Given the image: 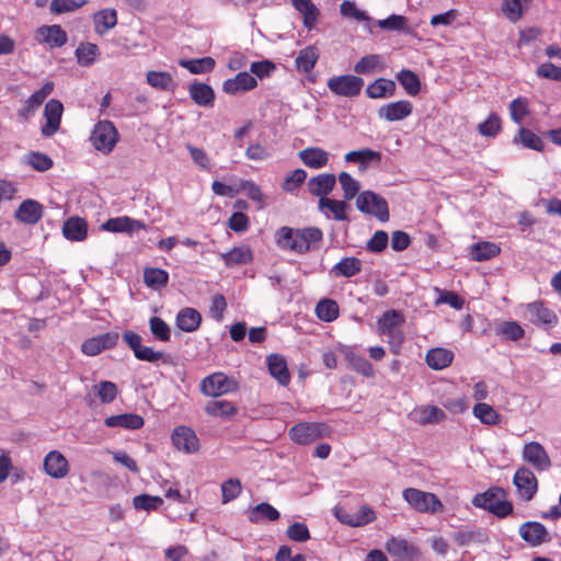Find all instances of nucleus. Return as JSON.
I'll use <instances>...</instances> for the list:
<instances>
[{
    "instance_id": "nucleus-1",
    "label": "nucleus",
    "mask_w": 561,
    "mask_h": 561,
    "mask_svg": "<svg viewBox=\"0 0 561 561\" xmlns=\"http://www.w3.org/2000/svg\"><path fill=\"white\" fill-rule=\"evenodd\" d=\"M322 238V231L316 227L295 229L285 226L275 233L276 244L280 249L299 254L308 252L311 245L320 242Z\"/></svg>"
},
{
    "instance_id": "nucleus-2",
    "label": "nucleus",
    "mask_w": 561,
    "mask_h": 561,
    "mask_svg": "<svg viewBox=\"0 0 561 561\" xmlns=\"http://www.w3.org/2000/svg\"><path fill=\"white\" fill-rule=\"evenodd\" d=\"M473 505L489 511L500 518L508 516L513 512V504L504 500V492L500 488H493L473 497Z\"/></svg>"
},
{
    "instance_id": "nucleus-3",
    "label": "nucleus",
    "mask_w": 561,
    "mask_h": 561,
    "mask_svg": "<svg viewBox=\"0 0 561 561\" xmlns=\"http://www.w3.org/2000/svg\"><path fill=\"white\" fill-rule=\"evenodd\" d=\"M356 208L366 215H373L380 221L389 220L387 201L373 191H364L356 197Z\"/></svg>"
},
{
    "instance_id": "nucleus-4",
    "label": "nucleus",
    "mask_w": 561,
    "mask_h": 561,
    "mask_svg": "<svg viewBox=\"0 0 561 561\" xmlns=\"http://www.w3.org/2000/svg\"><path fill=\"white\" fill-rule=\"evenodd\" d=\"M329 427L319 422H300L289 430L291 440L299 445H308L329 435Z\"/></svg>"
},
{
    "instance_id": "nucleus-5",
    "label": "nucleus",
    "mask_w": 561,
    "mask_h": 561,
    "mask_svg": "<svg viewBox=\"0 0 561 561\" xmlns=\"http://www.w3.org/2000/svg\"><path fill=\"white\" fill-rule=\"evenodd\" d=\"M90 140L96 150L110 153L118 140V133L112 122L101 121L94 126Z\"/></svg>"
},
{
    "instance_id": "nucleus-6",
    "label": "nucleus",
    "mask_w": 561,
    "mask_h": 561,
    "mask_svg": "<svg viewBox=\"0 0 561 561\" xmlns=\"http://www.w3.org/2000/svg\"><path fill=\"white\" fill-rule=\"evenodd\" d=\"M402 496L415 511L421 513H435L443 508L442 502L435 494L419 489H404Z\"/></svg>"
},
{
    "instance_id": "nucleus-7",
    "label": "nucleus",
    "mask_w": 561,
    "mask_h": 561,
    "mask_svg": "<svg viewBox=\"0 0 561 561\" xmlns=\"http://www.w3.org/2000/svg\"><path fill=\"white\" fill-rule=\"evenodd\" d=\"M327 85L336 95L355 98L364 87V79L357 76L342 75L329 79Z\"/></svg>"
},
{
    "instance_id": "nucleus-8",
    "label": "nucleus",
    "mask_w": 561,
    "mask_h": 561,
    "mask_svg": "<svg viewBox=\"0 0 561 561\" xmlns=\"http://www.w3.org/2000/svg\"><path fill=\"white\" fill-rule=\"evenodd\" d=\"M238 389V382L222 373H215L202 380L201 390L209 397H219Z\"/></svg>"
},
{
    "instance_id": "nucleus-9",
    "label": "nucleus",
    "mask_w": 561,
    "mask_h": 561,
    "mask_svg": "<svg viewBox=\"0 0 561 561\" xmlns=\"http://www.w3.org/2000/svg\"><path fill=\"white\" fill-rule=\"evenodd\" d=\"M522 457L536 471L542 472L551 468V459L545 447L538 442L526 443L523 447Z\"/></svg>"
},
{
    "instance_id": "nucleus-10",
    "label": "nucleus",
    "mask_w": 561,
    "mask_h": 561,
    "mask_svg": "<svg viewBox=\"0 0 561 561\" xmlns=\"http://www.w3.org/2000/svg\"><path fill=\"white\" fill-rule=\"evenodd\" d=\"M123 340L134 352L135 357L139 360L156 363L163 358V352L154 351L149 346H144L141 344L142 337L133 331H125L123 333Z\"/></svg>"
},
{
    "instance_id": "nucleus-11",
    "label": "nucleus",
    "mask_w": 561,
    "mask_h": 561,
    "mask_svg": "<svg viewBox=\"0 0 561 561\" xmlns=\"http://www.w3.org/2000/svg\"><path fill=\"white\" fill-rule=\"evenodd\" d=\"M513 483L517 489L518 495L525 500L530 501L538 490V481L534 472L527 467H519L513 478Z\"/></svg>"
},
{
    "instance_id": "nucleus-12",
    "label": "nucleus",
    "mask_w": 561,
    "mask_h": 561,
    "mask_svg": "<svg viewBox=\"0 0 561 561\" xmlns=\"http://www.w3.org/2000/svg\"><path fill=\"white\" fill-rule=\"evenodd\" d=\"M525 318L536 325L552 328L558 322L557 314L541 301H535L526 306Z\"/></svg>"
},
{
    "instance_id": "nucleus-13",
    "label": "nucleus",
    "mask_w": 561,
    "mask_h": 561,
    "mask_svg": "<svg viewBox=\"0 0 561 561\" xmlns=\"http://www.w3.org/2000/svg\"><path fill=\"white\" fill-rule=\"evenodd\" d=\"M385 547L398 561H415L420 558L419 548L407 539L391 537Z\"/></svg>"
},
{
    "instance_id": "nucleus-14",
    "label": "nucleus",
    "mask_w": 561,
    "mask_h": 561,
    "mask_svg": "<svg viewBox=\"0 0 561 561\" xmlns=\"http://www.w3.org/2000/svg\"><path fill=\"white\" fill-rule=\"evenodd\" d=\"M518 534L531 547H537L551 540L550 533L539 522L523 523L519 526Z\"/></svg>"
},
{
    "instance_id": "nucleus-15",
    "label": "nucleus",
    "mask_w": 561,
    "mask_h": 561,
    "mask_svg": "<svg viewBox=\"0 0 561 561\" xmlns=\"http://www.w3.org/2000/svg\"><path fill=\"white\" fill-rule=\"evenodd\" d=\"M119 335L117 332H107L85 340L81 345V351L88 356H95L101 352L112 348L117 344Z\"/></svg>"
},
{
    "instance_id": "nucleus-16",
    "label": "nucleus",
    "mask_w": 561,
    "mask_h": 561,
    "mask_svg": "<svg viewBox=\"0 0 561 561\" xmlns=\"http://www.w3.org/2000/svg\"><path fill=\"white\" fill-rule=\"evenodd\" d=\"M62 111L64 106L58 100L51 99L46 103L44 108V117L46 123L42 127V134L45 137H50L58 130Z\"/></svg>"
},
{
    "instance_id": "nucleus-17",
    "label": "nucleus",
    "mask_w": 561,
    "mask_h": 561,
    "mask_svg": "<svg viewBox=\"0 0 561 561\" xmlns=\"http://www.w3.org/2000/svg\"><path fill=\"white\" fill-rule=\"evenodd\" d=\"M413 111L411 102L401 100L391 102L379 107L378 116L387 122L402 121L410 116Z\"/></svg>"
},
{
    "instance_id": "nucleus-18",
    "label": "nucleus",
    "mask_w": 561,
    "mask_h": 561,
    "mask_svg": "<svg viewBox=\"0 0 561 561\" xmlns=\"http://www.w3.org/2000/svg\"><path fill=\"white\" fill-rule=\"evenodd\" d=\"M172 442L176 449L192 454L198 450V438L193 430L186 426H178L172 433Z\"/></svg>"
},
{
    "instance_id": "nucleus-19",
    "label": "nucleus",
    "mask_w": 561,
    "mask_h": 561,
    "mask_svg": "<svg viewBox=\"0 0 561 561\" xmlns=\"http://www.w3.org/2000/svg\"><path fill=\"white\" fill-rule=\"evenodd\" d=\"M14 217L20 222L35 225L43 217V206L34 199L23 201L15 210Z\"/></svg>"
},
{
    "instance_id": "nucleus-20",
    "label": "nucleus",
    "mask_w": 561,
    "mask_h": 561,
    "mask_svg": "<svg viewBox=\"0 0 561 561\" xmlns=\"http://www.w3.org/2000/svg\"><path fill=\"white\" fill-rule=\"evenodd\" d=\"M257 85L256 79L247 71L239 72L234 78L227 79L222 84L225 93L236 95L240 92H247Z\"/></svg>"
},
{
    "instance_id": "nucleus-21",
    "label": "nucleus",
    "mask_w": 561,
    "mask_h": 561,
    "mask_svg": "<svg viewBox=\"0 0 561 561\" xmlns=\"http://www.w3.org/2000/svg\"><path fill=\"white\" fill-rule=\"evenodd\" d=\"M102 230L110 231L114 233L125 232L133 233L138 229H146L144 222L133 219L128 216H121L115 218H110L101 226Z\"/></svg>"
},
{
    "instance_id": "nucleus-22",
    "label": "nucleus",
    "mask_w": 561,
    "mask_h": 561,
    "mask_svg": "<svg viewBox=\"0 0 561 561\" xmlns=\"http://www.w3.org/2000/svg\"><path fill=\"white\" fill-rule=\"evenodd\" d=\"M43 466L45 472L55 479L66 477L69 470L67 459L57 450H51L45 456Z\"/></svg>"
},
{
    "instance_id": "nucleus-23",
    "label": "nucleus",
    "mask_w": 561,
    "mask_h": 561,
    "mask_svg": "<svg viewBox=\"0 0 561 561\" xmlns=\"http://www.w3.org/2000/svg\"><path fill=\"white\" fill-rule=\"evenodd\" d=\"M348 207L350 206L345 199L339 201V199H332L329 197H322V198H319V202H318L319 210L323 211L328 218H330V216H332V218L336 221L348 220V217L346 214V210L348 209Z\"/></svg>"
},
{
    "instance_id": "nucleus-24",
    "label": "nucleus",
    "mask_w": 561,
    "mask_h": 561,
    "mask_svg": "<svg viewBox=\"0 0 561 561\" xmlns=\"http://www.w3.org/2000/svg\"><path fill=\"white\" fill-rule=\"evenodd\" d=\"M455 542L460 547L471 543L486 545L490 542L488 533L478 527H467L453 535Z\"/></svg>"
},
{
    "instance_id": "nucleus-25",
    "label": "nucleus",
    "mask_w": 561,
    "mask_h": 561,
    "mask_svg": "<svg viewBox=\"0 0 561 561\" xmlns=\"http://www.w3.org/2000/svg\"><path fill=\"white\" fill-rule=\"evenodd\" d=\"M335 184L336 178L334 174L323 173L308 181V191L311 195L322 198L333 191Z\"/></svg>"
},
{
    "instance_id": "nucleus-26",
    "label": "nucleus",
    "mask_w": 561,
    "mask_h": 561,
    "mask_svg": "<svg viewBox=\"0 0 561 561\" xmlns=\"http://www.w3.org/2000/svg\"><path fill=\"white\" fill-rule=\"evenodd\" d=\"M37 39L46 43L50 47H61L67 43V33L61 28L60 25L41 26L37 30Z\"/></svg>"
},
{
    "instance_id": "nucleus-27",
    "label": "nucleus",
    "mask_w": 561,
    "mask_h": 561,
    "mask_svg": "<svg viewBox=\"0 0 561 561\" xmlns=\"http://www.w3.org/2000/svg\"><path fill=\"white\" fill-rule=\"evenodd\" d=\"M302 163L311 169H321L329 162V152L319 147H308L298 153Z\"/></svg>"
},
{
    "instance_id": "nucleus-28",
    "label": "nucleus",
    "mask_w": 561,
    "mask_h": 561,
    "mask_svg": "<svg viewBox=\"0 0 561 561\" xmlns=\"http://www.w3.org/2000/svg\"><path fill=\"white\" fill-rule=\"evenodd\" d=\"M413 420L422 425L436 424L445 420V412L436 405H421L413 410Z\"/></svg>"
},
{
    "instance_id": "nucleus-29",
    "label": "nucleus",
    "mask_w": 561,
    "mask_h": 561,
    "mask_svg": "<svg viewBox=\"0 0 561 561\" xmlns=\"http://www.w3.org/2000/svg\"><path fill=\"white\" fill-rule=\"evenodd\" d=\"M270 374L282 385L286 386L290 380V374L285 358L278 354H271L266 358Z\"/></svg>"
},
{
    "instance_id": "nucleus-30",
    "label": "nucleus",
    "mask_w": 561,
    "mask_h": 561,
    "mask_svg": "<svg viewBox=\"0 0 561 561\" xmlns=\"http://www.w3.org/2000/svg\"><path fill=\"white\" fill-rule=\"evenodd\" d=\"M176 327L184 332H195L202 322L201 313L194 308H183L176 316Z\"/></svg>"
},
{
    "instance_id": "nucleus-31",
    "label": "nucleus",
    "mask_w": 561,
    "mask_h": 561,
    "mask_svg": "<svg viewBox=\"0 0 561 561\" xmlns=\"http://www.w3.org/2000/svg\"><path fill=\"white\" fill-rule=\"evenodd\" d=\"M88 225L80 217H71L64 222L62 234L71 241H83L87 238Z\"/></svg>"
},
{
    "instance_id": "nucleus-32",
    "label": "nucleus",
    "mask_w": 561,
    "mask_h": 561,
    "mask_svg": "<svg viewBox=\"0 0 561 561\" xmlns=\"http://www.w3.org/2000/svg\"><path fill=\"white\" fill-rule=\"evenodd\" d=\"M396 90L397 85L393 80L378 78L366 88V94L370 99H385L393 96Z\"/></svg>"
},
{
    "instance_id": "nucleus-33",
    "label": "nucleus",
    "mask_w": 561,
    "mask_h": 561,
    "mask_svg": "<svg viewBox=\"0 0 561 561\" xmlns=\"http://www.w3.org/2000/svg\"><path fill=\"white\" fill-rule=\"evenodd\" d=\"M294 8L302 15L306 28L312 30L320 15L319 9L311 0H291Z\"/></svg>"
},
{
    "instance_id": "nucleus-34",
    "label": "nucleus",
    "mask_w": 561,
    "mask_h": 561,
    "mask_svg": "<svg viewBox=\"0 0 561 561\" xmlns=\"http://www.w3.org/2000/svg\"><path fill=\"white\" fill-rule=\"evenodd\" d=\"M192 100L199 106H213L215 93L210 85L203 82H193L188 88Z\"/></svg>"
},
{
    "instance_id": "nucleus-35",
    "label": "nucleus",
    "mask_w": 561,
    "mask_h": 561,
    "mask_svg": "<svg viewBox=\"0 0 561 561\" xmlns=\"http://www.w3.org/2000/svg\"><path fill=\"white\" fill-rule=\"evenodd\" d=\"M107 427H124L128 430H138L144 425V420L138 414L125 413L108 416L104 421Z\"/></svg>"
},
{
    "instance_id": "nucleus-36",
    "label": "nucleus",
    "mask_w": 561,
    "mask_h": 561,
    "mask_svg": "<svg viewBox=\"0 0 561 561\" xmlns=\"http://www.w3.org/2000/svg\"><path fill=\"white\" fill-rule=\"evenodd\" d=\"M453 358V352L440 347L430 350L425 356L426 364L436 370L448 367L451 364Z\"/></svg>"
},
{
    "instance_id": "nucleus-37",
    "label": "nucleus",
    "mask_w": 561,
    "mask_h": 561,
    "mask_svg": "<svg viewBox=\"0 0 561 561\" xmlns=\"http://www.w3.org/2000/svg\"><path fill=\"white\" fill-rule=\"evenodd\" d=\"M220 256L228 267L248 264L253 259L251 249L248 245L236 247Z\"/></svg>"
},
{
    "instance_id": "nucleus-38",
    "label": "nucleus",
    "mask_w": 561,
    "mask_h": 561,
    "mask_svg": "<svg viewBox=\"0 0 561 561\" xmlns=\"http://www.w3.org/2000/svg\"><path fill=\"white\" fill-rule=\"evenodd\" d=\"M319 49L313 45L307 46L304 49H301L298 53V56L296 57L295 61L298 71L310 72L314 68L319 59Z\"/></svg>"
},
{
    "instance_id": "nucleus-39",
    "label": "nucleus",
    "mask_w": 561,
    "mask_h": 561,
    "mask_svg": "<svg viewBox=\"0 0 561 561\" xmlns=\"http://www.w3.org/2000/svg\"><path fill=\"white\" fill-rule=\"evenodd\" d=\"M345 359L354 371L366 378H373L375 376L373 365L364 356L356 354L354 351H347L345 353Z\"/></svg>"
},
{
    "instance_id": "nucleus-40",
    "label": "nucleus",
    "mask_w": 561,
    "mask_h": 561,
    "mask_svg": "<svg viewBox=\"0 0 561 561\" xmlns=\"http://www.w3.org/2000/svg\"><path fill=\"white\" fill-rule=\"evenodd\" d=\"M472 414L485 425H497L502 420L501 414L492 405L484 402L474 404Z\"/></svg>"
},
{
    "instance_id": "nucleus-41",
    "label": "nucleus",
    "mask_w": 561,
    "mask_h": 561,
    "mask_svg": "<svg viewBox=\"0 0 561 561\" xmlns=\"http://www.w3.org/2000/svg\"><path fill=\"white\" fill-rule=\"evenodd\" d=\"M401 321V314L396 310H390L383 313L379 320V327L383 334L389 337H396L398 335L399 342L402 341V333L397 329Z\"/></svg>"
},
{
    "instance_id": "nucleus-42",
    "label": "nucleus",
    "mask_w": 561,
    "mask_h": 561,
    "mask_svg": "<svg viewBox=\"0 0 561 561\" xmlns=\"http://www.w3.org/2000/svg\"><path fill=\"white\" fill-rule=\"evenodd\" d=\"M95 32L103 35L117 24V14L114 9H103L93 16Z\"/></svg>"
},
{
    "instance_id": "nucleus-43",
    "label": "nucleus",
    "mask_w": 561,
    "mask_h": 561,
    "mask_svg": "<svg viewBox=\"0 0 561 561\" xmlns=\"http://www.w3.org/2000/svg\"><path fill=\"white\" fill-rule=\"evenodd\" d=\"M169 274L167 271L158 267H146L144 270V283L152 289H160L168 285Z\"/></svg>"
},
{
    "instance_id": "nucleus-44",
    "label": "nucleus",
    "mask_w": 561,
    "mask_h": 561,
    "mask_svg": "<svg viewBox=\"0 0 561 561\" xmlns=\"http://www.w3.org/2000/svg\"><path fill=\"white\" fill-rule=\"evenodd\" d=\"M362 270V262L357 257L347 256L342 259L332 267V273L335 276L352 277L359 273Z\"/></svg>"
},
{
    "instance_id": "nucleus-45",
    "label": "nucleus",
    "mask_w": 561,
    "mask_h": 561,
    "mask_svg": "<svg viewBox=\"0 0 561 561\" xmlns=\"http://www.w3.org/2000/svg\"><path fill=\"white\" fill-rule=\"evenodd\" d=\"M279 518V512L268 503H260L251 508L249 520L260 523L263 519L275 522Z\"/></svg>"
},
{
    "instance_id": "nucleus-46",
    "label": "nucleus",
    "mask_w": 561,
    "mask_h": 561,
    "mask_svg": "<svg viewBox=\"0 0 561 561\" xmlns=\"http://www.w3.org/2000/svg\"><path fill=\"white\" fill-rule=\"evenodd\" d=\"M54 82H46L38 91L34 92L25 102V106L22 111L23 114L33 113L53 92Z\"/></svg>"
},
{
    "instance_id": "nucleus-47",
    "label": "nucleus",
    "mask_w": 561,
    "mask_h": 561,
    "mask_svg": "<svg viewBox=\"0 0 561 561\" xmlns=\"http://www.w3.org/2000/svg\"><path fill=\"white\" fill-rule=\"evenodd\" d=\"M146 79L149 85L162 91H170L175 88L173 79L169 72L148 71Z\"/></svg>"
},
{
    "instance_id": "nucleus-48",
    "label": "nucleus",
    "mask_w": 561,
    "mask_h": 561,
    "mask_svg": "<svg viewBox=\"0 0 561 561\" xmlns=\"http://www.w3.org/2000/svg\"><path fill=\"white\" fill-rule=\"evenodd\" d=\"M337 180L343 191V197L346 202L353 199L354 197L360 194V183L356 179H354L350 173L341 172L339 174Z\"/></svg>"
},
{
    "instance_id": "nucleus-49",
    "label": "nucleus",
    "mask_w": 561,
    "mask_h": 561,
    "mask_svg": "<svg viewBox=\"0 0 561 561\" xmlns=\"http://www.w3.org/2000/svg\"><path fill=\"white\" fill-rule=\"evenodd\" d=\"M397 79L409 95L414 96L419 94L421 90V82L413 71L403 69L397 75Z\"/></svg>"
},
{
    "instance_id": "nucleus-50",
    "label": "nucleus",
    "mask_w": 561,
    "mask_h": 561,
    "mask_svg": "<svg viewBox=\"0 0 561 561\" xmlns=\"http://www.w3.org/2000/svg\"><path fill=\"white\" fill-rule=\"evenodd\" d=\"M205 411L213 416L229 417L237 412V409L227 400H214L207 403Z\"/></svg>"
},
{
    "instance_id": "nucleus-51",
    "label": "nucleus",
    "mask_w": 561,
    "mask_h": 561,
    "mask_svg": "<svg viewBox=\"0 0 561 561\" xmlns=\"http://www.w3.org/2000/svg\"><path fill=\"white\" fill-rule=\"evenodd\" d=\"M316 314L320 320L331 322L339 316V306L332 299H322L316 306Z\"/></svg>"
},
{
    "instance_id": "nucleus-52",
    "label": "nucleus",
    "mask_w": 561,
    "mask_h": 561,
    "mask_svg": "<svg viewBox=\"0 0 561 561\" xmlns=\"http://www.w3.org/2000/svg\"><path fill=\"white\" fill-rule=\"evenodd\" d=\"M377 25L387 31H397L403 33H411L410 27L408 26V20L403 15L391 14L387 19L379 20Z\"/></svg>"
},
{
    "instance_id": "nucleus-53",
    "label": "nucleus",
    "mask_w": 561,
    "mask_h": 561,
    "mask_svg": "<svg viewBox=\"0 0 561 561\" xmlns=\"http://www.w3.org/2000/svg\"><path fill=\"white\" fill-rule=\"evenodd\" d=\"M98 54L99 48L95 44L92 43H82L76 49L78 64L83 67L91 66L94 62Z\"/></svg>"
},
{
    "instance_id": "nucleus-54",
    "label": "nucleus",
    "mask_w": 561,
    "mask_h": 561,
    "mask_svg": "<svg viewBox=\"0 0 561 561\" xmlns=\"http://www.w3.org/2000/svg\"><path fill=\"white\" fill-rule=\"evenodd\" d=\"M500 248L492 242H481L472 245L471 256L474 261H485L496 256Z\"/></svg>"
},
{
    "instance_id": "nucleus-55",
    "label": "nucleus",
    "mask_w": 561,
    "mask_h": 561,
    "mask_svg": "<svg viewBox=\"0 0 561 561\" xmlns=\"http://www.w3.org/2000/svg\"><path fill=\"white\" fill-rule=\"evenodd\" d=\"M180 65L192 73H204L211 71L215 67V60L211 57L199 59L181 60Z\"/></svg>"
},
{
    "instance_id": "nucleus-56",
    "label": "nucleus",
    "mask_w": 561,
    "mask_h": 561,
    "mask_svg": "<svg viewBox=\"0 0 561 561\" xmlns=\"http://www.w3.org/2000/svg\"><path fill=\"white\" fill-rule=\"evenodd\" d=\"M25 162L34 170L45 172L53 167V160L49 156L38 151H32L25 156Z\"/></svg>"
},
{
    "instance_id": "nucleus-57",
    "label": "nucleus",
    "mask_w": 561,
    "mask_h": 561,
    "mask_svg": "<svg viewBox=\"0 0 561 561\" xmlns=\"http://www.w3.org/2000/svg\"><path fill=\"white\" fill-rule=\"evenodd\" d=\"M496 333L504 335L511 341H518L524 336V329L515 321L502 322L496 328Z\"/></svg>"
},
{
    "instance_id": "nucleus-58",
    "label": "nucleus",
    "mask_w": 561,
    "mask_h": 561,
    "mask_svg": "<svg viewBox=\"0 0 561 561\" xmlns=\"http://www.w3.org/2000/svg\"><path fill=\"white\" fill-rule=\"evenodd\" d=\"M380 64L379 55H367L355 64L354 71L358 75H370Z\"/></svg>"
},
{
    "instance_id": "nucleus-59",
    "label": "nucleus",
    "mask_w": 561,
    "mask_h": 561,
    "mask_svg": "<svg viewBox=\"0 0 561 561\" xmlns=\"http://www.w3.org/2000/svg\"><path fill=\"white\" fill-rule=\"evenodd\" d=\"M87 0H51L49 10L55 14L72 12L83 7Z\"/></svg>"
},
{
    "instance_id": "nucleus-60",
    "label": "nucleus",
    "mask_w": 561,
    "mask_h": 561,
    "mask_svg": "<svg viewBox=\"0 0 561 561\" xmlns=\"http://www.w3.org/2000/svg\"><path fill=\"white\" fill-rule=\"evenodd\" d=\"M163 503L160 496L149 494H140L134 497L133 504L136 510L151 511L157 510Z\"/></svg>"
},
{
    "instance_id": "nucleus-61",
    "label": "nucleus",
    "mask_w": 561,
    "mask_h": 561,
    "mask_svg": "<svg viewBox=\"0 0 561 561\" xmlns=\"http://www.w3.org/2000/svg\"><path fill=\"white\" fill-rule=\"evenodd\" d=\"M149 327L151 333L160 341L167 342L171 337L170 327L164 320L159 317H151L149 319Z\"/></svg>"
},
{
    "instance_id": "nucleus-62",
    "label": "nucleus",
    "mask_w": 561,
    "mask_h": 561,
    "mask_svg": "<svg viewBox=\"0 0 561 561\" xmlns=\"http://www.w3.org/2000/svg\"><path fill=\"white\" fill-rule=\"evenodd\" d=\"M519 141L522 145L526 148L536 150V151H542L543 150V142L539 136H537L534 131L530 129L522 127L519 129Z\"/></svg>"
},
{
    "instance_id": "nucleus-63",
    "label": "nucleus",
    "mask_w": 561,
    "mask_h": 561,
    "mask_svg": "<svg viewBox=\"0 0 561 561\" xmlns=\"http://www.w3.org/2000/svg\"><path fill=\"white\" fill-rule=\"evenodd\" d=\"M242 486L238 479H229L221 484L222 503H228L239 496Z\"/></svg>"
},
{
    "instance_id": "nucleus-64",
    "label": "nucleus",
    "mask_w": 561,
    "mask_h": 561,
    "mask_svg": "<svg viewBox=\"0 0 561 561\" xmlns=\"http://www.w3.org/2000/svg\"><path fill=\"white\" fill-rule=\"evenodd\" d=\"M500 129L501 119L496 114H490L489 117L478 126L479 133L486 137H494Z\"/></svg>"
}]
</instances>
